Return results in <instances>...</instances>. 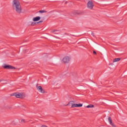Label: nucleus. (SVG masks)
I'll use <instances>...</instances> for the list:
<instances>
[{
    "instance_id": "1",
    "label": "nucleus",
    "mask_w": 127,
    "mask_h": 127,
    "mask_svg": "<svg viewBox=\"0 0 127 127\" xmlns=\"http://www.w3.org/2000/svg\"><path fill=\"white\" fill-rule=\"evenodd\" d=\"M12 7L13 9L15 10L17 13H22L24 11L22 10L20 2L18 0H13L12 2Z\"/></svg>"
},
{
    "instance_id": "2",
    "label": "nucleus",
    "mask_w": 127,
    "mask_h": 127,
    "mask_svg": "<svg viewBox=\"0 0 127 127\" xmlns=\"http://www.w3.org/2000/svg\"><path fill=\"white\" fill-rule=\"evenodd\" d=\"M14 96L16 97V98H20V99L25 98V94L22 92H16L14 94Z\"/></svg>"
},
{
    "instance_id": "3",
    "label": "nucleus",
    "mask_w": 127,
    "mask_h": 127,
    "mask_svg": "<svg viewBox=\"0 0 127 127\" xmlns=\"http://www.w3.org/2000/svg\"><path fill=\"white\" fill-rule=\"evenodd\" d=\"M94 6V2L92 0H89L87 3V7L89 9H93Z\"/></svg>"
},
{
    "instance_id": "4",
    "label": "nucleus",
    "mask_w": 127,
    "mask_h": 127,
    "mask_svg": "<svg viewBox=\"0 0 127 127\" xmlns=\"http://www.w3.org/2000/svg\"><path fill=\"white\" fill-rule=\"evenodd\" d=\"M70 60H71V58L66 56L63 59L62 61L64 63H69L70 62Z\"/></svg>"
},
{
    "instance_id": "5",
    "label": "nucleus",
    "mask_w": 127,
    "mask_h": 127,
    "mask_svg": "<svg viewBox=\"0 0 127 127\" xmlns=\"http://www.w3.org/2000/svg\"><path fill=\"white\" fill-rule=\"evenodd\" d=\"M3 67L4 68V69H15V68L11 65H7V64H4L3 65Z\"/></svg>"
},
{
    "instance_id": "6",
    "label": "nucleus",
    "mask_w": 127,
    "mask_h": 127,
    "mask_svg": "<svg viewBox=\"0 0 127 127\" xmlns=\"http://www.w3.org/2000/svg\"><path fill=\"white\" fill-rule=\"evenodd\" d=\"M108 122H109L110 125H111V126H112V127H116V125H115V124H114V123H113V120H112V118L111 117L108 118Z\"/></svg>"
},
{
    "instance_id": "7",
    "label": "nucleus",
    "mask_w": 127,
    "mask_h": 127,
    "mask_svg": "<svg viewBox=\"0 0 127 127\" xmlns=\"http://www.w3.org/2000/svg\"><path fill=\"white\" fill-rule=\"evenodd\" d=\"M37 90L40 93H42V94H44V93H45L44 89H43L40 86L37 87Z\"/></svg>"
},
{
    "instance_id": "8",
    "label": "nucleus",
    "mask_w": 127,
    "mask_h": 127,
    "mask_svg": "<svg viewBox=\"0 0 127 127\" xmlns=\"http://www.w3.org/2000/svg\"><path fill=\"white\" fill-rule=\"evenodd\" d=\"M67 105H71V108H77V104H74V101H70Z\"/></svg>"
},
{
    "instance_id": "9",
    "label": "nucleus",
    "mask_w": 127,
    "mask_h": 127,
    "mask_svg": "<svg viewBox=\"0 0 127 127\" xmlns=\"http://www.w3.org/2000/svg\"><path fill=\"white\" fill-rule=\"evenodd\" d=\"M33 20V21H38V20H40V17L37 16L36 17H34Z\"/></svg>"
},
{
    "instance_id": "10",
    "label": "nucleus",
    "mask_w": 127,
    "mask_h": 127,
    "mask_svg": "<svg viewBox=\"0 0 127 127\" xmlns=\"http://www.w3.org/2000/svg\"><path fill=\"white\" fill-rule=\"evenodd\" d=\"M120 60H121L120 58H116V59H115L113 60V62L114 63H115V62H119V61H120Z\"/></svg>"
},
{
    "instance_id": "11",
    "label": "nucleus",
    "mask_w": 127,
    "mask_h": 127,
    "mask_svg": "<svg viewBox=\"0 0 127 127\" xmlns=\"http://www.w3.org/2000/svg\"><path fill=\"white\" fill-rule=\"evenodd\" d=\"M86 108H94L93 105H89L86 107Z\"/></svg>"
},
{
    "instance_id": "12",
    "label": "nucleus",
    "mask_w": 127,
    "mask_h": 127,
    "mask_svg": "<svg viewBox=\"0 0 127 127\" xmlns=\"http://www.w3.org/2000/svg\"><path fill=\"white\" fill-rule=\"evenodd\" d=\"M80 107H83V104L79 103V104H77V108H79Z\"/></svg>"
},
{
    "instance_id": "13",
    "label": "nucleus",
    "mask_w": 127,
    "mask_h": 127,
    "mask_svg": "<svg viewBox=\"0 0 127 127\" xmlns=\"http://www.w3.org/2000/svg\"><path fill=\"white\" fill-rule=\"evenodd\" d=\"M39 12H40L41 13H43L44 12H45V11L42 10L39 11Z\"/></svg>"
},
{
    "instance_id": "14",
    "label": "nucleus",
    "mask_w": 127,
    "mask_h": 127,
    "mask_svg": "<svg viewBox=\"0 0 127 127\" xmlns=\"http://www.w3.org/2000/svg\"><path fill=\"white\" fill-rule=\"evenodd\" d=\"M21 123H24V119H21Z\"/></svg>"
},
{
    "instance_id": "15",
    "label": "nucleus",
    "mask_w": 127,
    "mask_h": 127,
    "mask_svg": "<svg viewBox=\"0 0 127 127\" xmlns=\"http://www.w3.org/2000/svg\"><path fill=\"white\" fill-rule=\"evenodd\" d=\"M43 22V21H40L38 22H37V23H40Z\"/></svg>"
},
{
    "instance_id": "16",
    "label": "nucleus",
    "mask_w": 127,
    "mask_h": 127,
    "mask_svg": "<svg viewBox=\"0 0 127 127\" xmlns=\"http://www.w3.org/2000/svg\"><path fill=\"white\" fill-rule=\"evenodd\" d=\"M93 53H94V54H97V53H96L95 51H93Z\"/></svg>"
},
{
    "instance_id": "17",
    "label": "nucleus",
    "mask_w": 127,
    "mask_h": 127,
    "mask_svg": "<svg viewBox=\"0 0 127 127\" xmlns=\"http://www.w3.org/2000/svg\"><path fill=\"white\" fill-rule=\"evenodd\" d=\"M34 24H35V23L33 22L32 23V25H33Z\"/></svg>"
},
{
    "instance_id": "18",
    "label": "nucleus",
    "mask_w": 127,
    "mask_h": 127,
    "mask_svg": "<svg viewBox=\"0 0 127 127\" xmlns=\"http://www.w3.org/2000/svg\"><path fill=\"white\" fill-rule=\"evenodd\" d=\"M2 79H0V82H1V81H2Z\"/></svg>"
},
{
    "instance_id": "19",
    "label": "nucleus",
    "mask_w": 127,
    "mask_h": 127,
    "mask_svg": "<svg viewBox=\"0 0 127 127\" xmlns=\"http://www.w3.org/2000/svg\"><path fill=\"white\" fill-rule=\"evenodd\" d=\"M32 25V23H31V25Z\"/></svg>"
}]
</instances>
